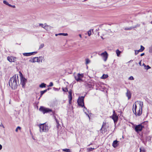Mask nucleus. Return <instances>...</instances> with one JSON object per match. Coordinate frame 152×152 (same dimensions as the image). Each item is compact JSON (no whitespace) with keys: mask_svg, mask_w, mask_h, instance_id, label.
Returning a JSON list of instances; mask_svg holds the SVG:
<instances>
[{"mask_svg":"<svg viewBox=\"0 0 152 152\" xmlns=\"http://www.w3.org/2000/svg\"><path fill=\"white\" fill-rule=\"evenodd\" d=\"M18 84V75H15L10 78L9 82L10 86L13 89H16Z\"/></svg>","mask_w":152,"mask_h":152,"instance_id":"f257e3e1","label":"nucleus"},{"mask_svg":"<svg viewBox=\"0 0 152 152\" xmlns=\"http://www.w3.org/2000/svg\"><path fill=\"white\" fill-rule=\"evenodd\" d=\"M38 126L39 128L40 132H47L48 131V126L45 123L39 124Z\"/></svg>","mask_w":152,"mask_h":152,"instance_id":"f03ea898","label":"nucleus"},{"mask_svg":"<svg viewBox=\"0 0 152 152\" xmlns=\"http://www.w3.org/2000/svg\"><path fill=\"white\" fill-rule=\"evenodd\" d=\"M137 102H139V108L137 112V111L135 112L134 114L136 116H140L142 113V107H143V103L142 102L137 101Z\"/></svg>","mask_w":152,"mask_h":152,"instance_id":"7ed1b4c3","label":"nucleus"},{"mask_svg":"<svg viewBox=\"0 0 152 152\" xmlns=\"http://www.w3.org/2000/svg\"><path fill=\"white\" fill-rule=\"evenodd\" d=\"M85 96L79 97L77 100V102L79 105L83 107L84 106V99Z\"/></svg>","mask_w":152,"mask_h":152,"instance_id":"20e7f679","label":"nucleus"},{"mask_svg":"<svg viewBox=\"0 0 152 152\" xmlns=\"http://www.w3.org/2000/svg\"><path fill=\"white\" fill-rule=\"evenodd\" d=\"M144 128V126L141 124L136 125L135 126L134 128L135 130L137 133L141 132L142 129Z\"/></svg>","mask_w":152,"mask_h":152,"instance_id":"39448f33","label":"nucleus"},{"mask_svg":"<svg viewBox=\"0 0 152 152\" xmlns=\"http://www.w3.org/2000/svg\"><path fill=\"white\" fill-rule=\"evenodd\" d=\"M39 110L40 111L42 112L44 114L49 112H51L52 111V110L50 109L46 108L42 106L41 107L39 108Z\"/></svg>","mask_w":152,"mask_h":152,"instance_id":"423d86ee","label":"nucleus"},{"mask_svg":"<svg viewBox=\"0 0 152 152\" xmlns=\"http://www.w3.org/2000/svg\"><path fill=\"white\" fill-rule=\"evenodd\" d=\"M99 55L102 57L103 60L104 61H107L108 58V54L106 51H105L100 54H99Z\"/></svg>","mask_w":152,"mask_h":152,"instance_id":"0eeeda50","label":"nucleus"},{"mask_svg":"<svg viewBox=\"0 0 152 152\" xmlns=\"http://www.w3.org/2000/svg\"><path fill=\"white\" fill-rule=\"evenodd\" d=\"M83 74L78 73L77 76H75V78L77 81H78L82 80L81 79L83 77Z\"/></svg>","mask_w":152,"mask_h":152,"instance_id":"6e6552de","label":"nucleus"},{"mask_svg":"<svg viewBox=\"0 0 152 152\" xmlns=\"http://www.w3.org/2000/svg\"><path fill=\"white\" fill-rule=\"evenodd\" d=\"M113 114L112 116V118L114 122L115 123V122H117L118 120V117L117 115V114L115 113V110H113Z\"/></svg>","mask_w":152,"mask_h":152,"instance_id":"1a4fd4ad","label":"nucleus"},{"mask_svg":"<svg viewBox=\"0 0 152 152\" xmlns=\"http://www.w3.org/2000/svg\"><path fill=\"white\" fill-rule=\"evenodd\" d=\"M16 58L12 56H9L7 57V60L10 62H15L16 61Z\"/></svg>","mask_w":152,"mask_h":152,"instance_id":"9d476101","label":"nucleus"},{"mask_svg":"<svg viewBox=\"0 0 152 152\" xmlns=\"http://www.w3.org/2000/svg\"><path fill=\"white\" fill-rule=\"evenodd\" d=\"M126 91L127 92L126 93V96L127 97L128 99L129 100L131 98L132 93L128 89H126Z\"/></svg>","mask_w":152,"mask_h":152,"instance_id":"9b49d317","label":"nucleus"},{"mask_svg":"<svg viewBox=\"0 0 152 152\" xmlns=\"http://www.w3.org/2000/svg\"><path fill=\"white\" fill-rule=\"evenodd\" d=\"M20 80L21 83L22 84V85L23 87V86H24L25 84L26 80L25 78L22 77H21Z\"/></svg>","mask_w":152,"mask_h":152,"instance_id":"f8f14e48","label":"nucleus"},{"mask_svg":"<svg viewBox=\"0 0 152 152\" xmlns=\"http://www.w3.org/2000/svg\"><path fill=\"white\" fill-rule=\"evenodd\" d=\"M37 53L36 52H34L31 53H23V55L25 56H31L34 54V53L35 54Z\"/></svg>","mask_w":152,"mask_h":152,"instance_id":"ddd939ff","label":"nucleus"},{"mask_svg":"<svg viewBox=\"0 0 152 152\" xmlns=\"http://www.w3.org/2000/svg\"><path fill=\"white\" fill-rule=\"evenodd\" d=\"M69 95L68 96V97L69 99V103L70 104H71V102L72 99V92L71 90L69 91Z\"/></svg>","mask_w":152,"mask_h":152,"instance_id":"4468645a","label":"nucleus"},{"mask_svg":"<svg viewBox=\"0 0 152 152\" xmlns=\"http://www.w3.org/2000/svg\"><path fill=\"white\" fill-rule=\"evenodd\" d=\"M52 27L47 25L46 23H45V26H44V29L46 30L49 31L50 30Z\"/></svg>","mask_w":152,"mask_h":152,"instance_id":"2eb2a0df","label":"nucleus"},{"mask_svg":"<svg viewBox=\"0 0 152 152\" xmlns=\"http://www.w3.org/2000/svg\"><path fill=\"white\" fill-rule=\"evenodd\" d=\"M118 142V141L117 140L114 141L113 143V146L114 148H116L118 146L117 144Z\"/></svg>","mask_w":152,"mask_h":152,"instance_id":"dca6fc26","label":"nucleus"},{"mask_svg":"<svg viewBox=\"0 0 152 152\" xmlns=\"http://www.w3.org/2000/svg\"><path fill=\"white\" fill-rule=\"evenodd\" d=\"M142 66H143L144 67L145 69L146 70H148L151 68V67L149 65H146L144 63H143V64L142 65Z\"/></svg>","mask_w":152,"mask_h":152,"instance_id":"f3484780","label":"nucleus"},{"mask_svg":"<svg viewBox=\"0 0 152 152\" xmlns=\"http://www.w3.org/2000/svg\"><path fill=\"white\" fill-rule=\"evenodd\" d=\"M137 108V106L136 104H134L133 105V111L134 113L136 111Z\"/></svg>","mask_w":152,"mask_h":152,"instance_id":"a211bd4d","label":"nucleus"},{"mask_svg":"<svg viewBox=\"0 0 152 152\" xmlns=\"http://www.w3.org/2000/svg\"><path fill=\"white\" fill-rule=\"evenodd\" d=\"M49 88L45 89V90L43 91H40V97L42 96L48 90H49Z\"/></svg>","mask_w":152,"mask_h":152,"instance_id":"6ab92c4d","label":"nucleus"},{"mask_svg":"<svg viewBox=\"0 0 152 152\" xmlns=\"http://www.w3.org/2000/svg\"><path fill=\"white\" fill-rule=\"evenodd\" d=\"M83 107H84L83 109V111L84 112H85V113L86 115L89 117V118H90V117H89V115H88V114L86 112V110H87V108L85 106H83Z\"/></svg>","mask_w":152,"mask_h":152,"instance_id":"aec40b11","label":"nucleus"},{"mask_svg":"<svg viewBox=\"0 0 152 152\" xmlns=\"http://www.w3.org/2000/svg\"><path fill=\"white\" fill-rule=\"evenodd\" d=\"M34 63H35L36 62H38V63L39 62V60L38 57H34Z\"/></svg>","mask_w":152,"mask_h":152,"instance_id":"412c9836","label":"nucleus"},{"mask_svg":"<svg viewBox=\"0 0 152 152\" xmlns=\"http://www.w3.org/2000/svg\"><path fill=\"white\" fill-rule=\"evenodd\" d=\"M46 84L44 83H42L39 85V87L41 88H45L46 87Z\"/></svg>","mask_w":152,"mask_h":152,"instance_id":"4be33fe9","label":"nucleus"},{"mask_svg":"<svg viewBox=\"0 0 152 152\" xmlns=\"http://www.w3.org/2000/svg\"><path fill=\"white\" fill-rule=\"evenodd\" d=\"M108 77L107 75L103 74L101 77L102 79H105L107 78Z\"/></svg>","mask_w":152,"mask_h":152,"instance_id":"5701e85b","label":"nucleus"},{"mask_svg":"<svg viewBox=\"0 0 152 152\" xmlns=\"http://www.w3.org/2000/svg\"><path fill=\"white\" fill-rule=\"evenodd\" d=\"M116 53L117 54V56H119L121 53V52L119 50L117 49L116 50Z\"/></svg>","mask_w":152,"mask_h":152,"instance_id":"b1692460","label":"nucleus"},{"mask_svg":"<svg viewBox=\"0 0 152 152\" xmlns=\"http://www.w3.org/2000/svg\"><path fill=\"white\" fill-rule=\"evenodd\" d=\"M3 3L5 4H6L7 5H8L10 7H12V5H11V4H9L8 3V2H7L6 1H5V0H4L3 1Z\"/></svg>","mask_w":152,"mask_h":152,"instance_id":"393cba45","label":"nucleus"},{"mask_svg":"<svg viewBox=\"0 0 152 152\" xmlns=\"http://www.w3.org/2000/svg\"><path fill=\"white\" fill-rule=\"evenodd\" d=\"M91 30H93V29H90L88 31V35L89 36H90L91 34Z\"/></svg>","mask_w":152,"mask_h":152,"instance_id":"a878e982","label":"nucleus"},{"mask_svg":"<svg viewBox=\"0 0 152 152\" xmlns=\"http://www.w3.org/2000/svg\"><path fill=\"white\" fill-rule=\"evenodd\" d=\"M151 137L150 136H148L146 137V140L149 141H151Z\"/></svg>","mask_w":152,"mask_h":152,"instance_id":"bb28decb","label":"nucleus"},{"mask_svg":"<svg viewBox=\"0 0 152 152\" xmlns=\"http://www.w3.org/2000/svg\"><path fill=\"white\" fill-rule=\"evenodd\" d=\"M63 151L66 152H71L70 150L69 149H62Z\"/></svg>","mask_w":152,"mask_h":152,"instance_id":"cd10ccee","label":"nucleus"},{"mask_svg":"<svg viewBox=\"0 0 152 152\" xmlns=\"http://www.w3.org/2000/svg\"><path fill=\"white\" fill-rule=\"evenodd\" d=\"M90 62V60L88 58L86 59V64H88Z\"/></svg>","mask_w":152,"mask_h":152,"instance_id":"c85d7f7f","label":"nucleus"},{"mask_svg":"<svg viewBox=\"0 0 152 152\" xmlns=\"http://www.w3.org/2000/svg\"><path fill=\"white\" fill-rule=\"evenodd\" d=\"M39 59V62H42V61L43 59H44V57L42 56H39L38 57Z\"/></svg>","mask_w":152,"mask_h":152,"instance_id":"c756f323","label":"nucleus"},{"mask_svg":"<svg viewBox=\"0 0 152 152\" xmlns=\"http://www.w3.org/2000/svg\"><path fill=\"white\" fill-rule=\"evenodd\" d=\"M149 52L151 53H152V45L149 47Z\"/></svg>","mask_w":152,"mask_h":152,"instance_id":"7c9ffc66","label":"nucleus"},{"mask_svg":"<svg viewBox=\"0 0 152 152\" xmlns=\"http://www.w3.org/2000/svg\"><path fill=\"white\" fill-rule=\"evenodd\" d=\"M58 35H63L64 36H66L68 35V34L67 33H60L58 34Z\"/></svg>","mask_w":152,"mask_h":152,"instance_id":"2f4dec72","label":"nucleus"},{"mask_svg":"<svg viewBox=\"0 0 152 152\" xmlns=\"http://www.w3.org/2000/svg\"><path fill=\"white\" fill-rule=\"evenodd\" d=\"M44 46V44L42 43V44H41L39 46V49H42V48Z\"/></svg>","mask_w":152,"mask_h":152,"instance_id":"473e14b6","label":"nucleus"},{"mask_svg":"<svg viewBox=\"0 0 152 152\" xmlns=\"http://www.w3.org/2000/svg\"><path fill=\"white\" fill-rule=\"evenodd\" d=\"M62 89L63 91L64 92H66L68 91V89L66 88H62Z\"/></svg>","mask_w":152,"mask_h":152,"instance_id":"72a5a7b5","label":"nucleus"},{"mask_svg":"<svg viewBox=\"0 0 152 152\" xmlns=\"http://www.w3.org/2000/svg\"><path fill=\"white\" fill-rule=\"evenodd\" d=\"M54 118L55 119V120L56 121V123L57 124V126H58V125H59V122L58 120L56 118V117L55 116L54 117Z\"/></svg>","mask_w":152,"mask_h":152,"instance_id":"f704fd0d","label":"nucleus"},{"mask_svg":"<svg viewBox=\"0 0 152 152\" xmlns=\"http://www.w3.org/2000/svg\"><path fill=\"white\" fill-rule=\"evenodd\" d=\"M29 61L30 62H32V63H34V58H31L29 60Z\"/></svg>","mask_w":152,"mask_h":152,"instance_id":"c9c22d12","label":"nucleus"},{"mask_svg":"<svg viewBox=\"0 0 152 152\" xmlns=\"http://www.w3.org/2000/svg\"><path fill=\"white\" fill-rule=\"evenodd\" d=\"M144 49H145L144 47L142 45H141L140 48V49L141 50V51L142 52L144 50Z\"/></svg>","mask_w":152,"mask_h":152,"instance_id":"e433bc0d","label":"nucleus"},{"mask_svg":"<svg viewBox=\"0 0 152 152\" xmlns=\"http://www.w3.org/2000/svg\"><path fill=\"white\" fill-rule=\"evenodd\" d=\"M140 152H145L144 149L143 148H140Z\"/></svg>","mask_w":152,"mask_h":152,"instance_id":"4c0bfd02","label":"nucleus"},{"mask_svg":"<svg viewBox=\"0 0 152 152\" xmlns=\"http://www.w3.org/2000/svg\"><path fill=\"white\" fill-rule=\"evenodd\" d=\"M94 148H88L87 149V150L88 151H93V149H94Z\"/></svg>","mask_w":152,"mask_h":152,"instance_id":"58836bf2","label":"nucleus"},{"mask_svg":"<svg viewBox=\"0 0 152 152\" xmlns=\"http://www.w3.org/2000/svg\"><path fill=\"white\" fill-rule=\"evenodd\" d=\"M44 26H45V23L43 24L42 23L39 24V26H41L42 27L44 28Z\"/></svg>","mask_w":152,"mask_h":152,"instance_id":"ea45409f","label":"nucleus"},{"mask_svg":"<svg viewBox=\"0 0 152 152\" xmlns=\"http://www.w3.org/2000/svg\"><path fill=\"white\" fill-rule=\"evenodd\" d=\"M140 26V24H137L136 25H135V26H133L134 27V28H137V27H139Z\"/></svg>","mask_w":152,"mask_h":152,"instance_id":"a19ab883","label":"nucleus"},{"mask_svg":"<svg viewBox=\"0 0 152 152\" xmlns=\"http://www.w3.org/2000/svg\"><path fill=\"white\" fill-rule=\"evenodd\" d=\"M21 129V128L20 127V126H18L17 127V128H16V129L15 130V131L16 132H17L18 131V129H19V130H20Z\"/></svg>","mask_w":152,"mask_h":152,"instance_id":"79ce46f5","label":"nucleus"},{"mask_svg":"<svg viewBox=\"0 0 152 152\" xmlns=\"http://www.w3.org/2000/svg\"><path fill=\"white\" fill-rule=\"evenodd\" d=\"M129 80H134V78L132 76H130L129 78Z\"/></svg>","mask_w":152,"mask_h":152,"instance_id":"37998d69","label":"nucleus"},{"mask_svg":"<svg viewBox=\"0 0 152 152\" xmlns=\"http://www.w3.org/2000/svg\"><path fill=\"white\" fill-rule=\"evenodd\" d=\"M53 85V83L52 82H50V84L49 85V86H50V87H51V86H52Z\"/></svg>","mask_w":152,"mask_h":152,"instance_id":"c03bdc74","label":"nucleus"},{"mask_svg":"<svg viewBox=\"0 0 152 152\" xmlns=\"http://www.w3.org/2000/svg\"><path fill=\"white\" fill-rule=\"evenodd\" d=\"M105 124H106V123L104 122L103 123V124L102 126V127L100 130H101L102 129V128L104 126H105Z\"/></svg>","mask_w":152,"mask_h":152,"instance_id":"a18cd8bd","label":"nucleus"},{"mask_svg":"<svg viewBox=\"0 0 152 152\" xmlns=\"http://www.w3.org/2000/svg\"><path fill=\"white\" fill-rule=\"evenodd\" d=\"M138 53H139L138 52V51H137V50H135V53L136 55L138 54Z\"/></svg>","mask_w":152,"mask_h":152,"instance_id":"49530a36","label":"nucleus"},{"mask_svg":"<svg viewBox=\"0 0 152 152\" xmlns=\"http://www.w3.org/2000/svg\"><path fill=\"white\" fill-rule=\"evenodd\" d=\"M133 28H134L133 26H132V27H129V30L132 29Z\"/></svg>","mask_w":152,"mask_h":152,"instance_id":"de8ad7c7","label":"nucleus"},{"mask_svg":"<svg viewBox=\"0 0 152 152\" xmlns=\"http://www.w3.org/2000/svg\"><path fill=\"white\" fill-rule=\"evenodd\" d=\"M141 61L139 62V64L140 65V66H142V65H141Z\"/></svg>","mask_w":152,"mask_h":152,"instance_id":"09e8293b","label":"nucleus"},{"mask_svg":"<svg viewBox=\"0 0 152 152\" xmlns=\"http://www.w3.org/2000/svg\"><path fill=\"white\" fill-rule=\"evenodd\" d=\"M124 29L125 30H129V28H125Z\"/></svg>","mask_w":152,"mask_h":152,"instance_id":"8fccbe9b","label":"nucleus"},{"mask_svg":"<svg viewBox=\"0 0 152 152\" xmlns=\"http://www.w3.org/2000/svg\"><path fill=\"white\" fill-rule=\"evenodd\" d=\"M144 55H145L144 53H142L141 54L140 56H144Z\"/></svg>","mask_w":152,"mask_h":152,"instance_id":"3c124183","label":"nucleus"},{"mask_svg":"<svg viewBox=\"0 0 152 152\" xmlns=\"http://www.w3.org/2000/svg\"><path fill=\"white\" fill-rule=\"evenodd\" d=\"M2 148V146L0 144V150H1Z\"/></svg>","mask_w":152,"mask_h":152,"instance_id":"603ef678","label":"nucleus"},{"mask_svg":"<svg viewBox=\"0 0 152 152\" xmlns=\"http://www.w3.org/2000/svg\"><path fill=\"white\" fill-rule=\"evenodd\" d=\"M137 51H138V52L139 53V52H142V51L140 49L139 50H137Z\"/></svg>","mask_w":152,"mask_h":152,"instance_id":"864d4df0","label":"nucleus"},{"mask_svg":"<svg viewBox=\"0 0 152 152\" xmlns=\"http://www.w3.org/2000/svg\"><path fill=\"white\" fill-rule=\"evenodd\" d=\"M12 7L13 8H15V5H12Z\"/></svg>","mask_w":152,"mask_h":152,"instance_id":"5fc2aeb1","label":"nucleus"},{"mask_svg":"<svg viewBox=\"0 0 152 152\" xmlns=\"http://www.w3.org/2000/svg\"><path fill=\"white\" fill-rule=\"evenodd\" d=\"M58 35H58V34H55V36H58Z\"/></svg>","mask_w":152,"mask_h":152,"instance_id":"6e6d98bb","label":"nucleus"},{"mask_svg":"<svg viewBox=\"0 0 152 152\" xmlns=\"http://www.w3.org/2000/svg\"><path fill=\"white\" fill-rule=\"evenodd\" d=\"M79 36H80V38H81V35L80 34L79 35Z\"/></svg>","mask_w":152,"mask_h":152,"instance_id":"4d7b16f0","label":"nucleus"},{"mask_svg":"<svg viewBox=\"0 0 152 152\" xmlns=\"http://www.w3.org/2000/svg\"><path fill=\"white\" fill-rule=\"evenodd\" d=\"M142 24H143V25H144V24H145V23H144V22H143V23H142Z\"/></svg>","mask_w":152,"mask_h":152,"instance_id":"13d9d810","label":"nucleus"},{"mask_svg":"<svg viewBox=\"0 0 152 152\" xmlns=\"http://www.w3.org/2000/svg\"><path fill=\"white\" fill-rule=\"evenodd\" d=\"M1 125H2V124L1 123V125L0 124V126H1Z\"/></svg>","mask_w":152,"mask_h":152,"instance_id":"bf43d9fd","label":"nucleus"},{"mask_svg":"<svg viewBox=\"0 0 152 152\" xmlns=\"http://www.w3.org/2000/svg\"><path fill=\"white\" fill-rule=\"evenodd\" d=\"M101 37V38H102V39H103V38L102 37Z\"/></svg>","mask_w":152,"mask_h":152,"instance_id":"052dcab7","label":"nucleus"},{"mask_svg":"<svg viewBox=\"0 0 152 152\" xmlns=\"http://www.w3.org/2000/svg\"><path fill=\"white\" fill-rule=\"evenodd\" d=\"M98 35H99V32L98 33Z\"/></svg>","mask_w":152,"mask_h":152,"instance_id":"680f3d73","label":"nucleus"},{"mask_svg":"<svg viewBox=\"0 0 152 152\" xmlns=\"http://www.w3.org/2000/svg\"><path fill=\"white\" fill-rule=\"evenodd\" d=\"M151 23L152 24V21L151 22Z\"/></svg>","mask_w":152,"mask_h":152,"instance_id":"e2e57ef3","label":"nucleus"}]
</instances>
